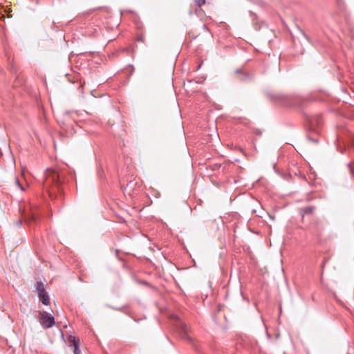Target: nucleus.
<instances>
[{
    "mask_svg": "<svg viewBox=\"0 0 354 354\" xmlns=\"http://www.w3.org/2000/svg\"><path fill=\"white\" fill-rule=\"evenodd\" d=\"M61 176L57 169H48L46 171V179L44 187L47 189L49 194H52L54 189H59L61 185Z\"/></svg>",
    "mask_w": 354,
    "mask_h": 354,
    "instance_id": "f257e3e1",
    "label": "nucleus"
},
{
    "mask_svg": "<svg viewBox=\"0 0 354 354\" xmlns=\"http://www.w3.org/2000/svg\"><path fill=\"white\" fill-rule=\"evenodd\" d=\"M324 225L323 223L318 220H314L310 227V234L315 237L319 244L322 245L328 241V238L324 236Z\"/></svg>",
    "mask_w": 354,
    "mask_h": 354,
    "instance_id": "f03ea898",
    "label": "nucleus"
},
{
    "mask_svg": "<svg viewBox=\"0 0 354 354\" xmlns=\"http://www.w3.org/2000/svg\"><path fill=\"white\" fill-rule=\"evenodd\" d=\"M272 99L283 106H292L295 104V97L292 95L284 94H275L272 96Z\"/></svg>",
    "mask_w": 354,
    "mask_h": 354,
    "instance_id": "7ed1b4c3",
    "label": "nucleus"
},
{
    "mask_svg": "<svg viewBox=\"0 0 354 354\" xmlns=\"http://www.w3.org/2000/svg\"><path fill=\"white\" fill-rule=\"evenodd\" d=\"M39 322L44 328H49L55 324L54 317L47 312L39 313Z\"/></svg>",
    "mask_w": 354,
    "mask_h": 354,
    "instance_id": "20e7f679",
    "label": "nucleus"
},
{
    "mask_svg": "<svg viewBox=\"0 0 354 354\" xmlns=\"http://www.w3.org/2000/svg\"><path fill=\"white\" fill-rule=\"evenodd\" d=\"M36 288L38 293V297L39 300L42 302L44 305H49L50 304V299L48 294L45 290L44 283L41 281L37 282Z\"/></svg>",
    "mask_w": 354,
    "mask_h": 354,
    "instance_id": "39448f33",
    "label": "nucleus"
},
{
    "mask_svg": "<svg viewBox=\"0 0 354 354\" xmlns=\"http://www.w3.org/2000/svg\"><path fill=\"white\" fill-rule=\"evenodd\" d=\"M68 346L73 349L74 354H80L79 349L80 339L74 335H70L67 339Z\"/></svg>",
    "mask_w": 354,
    "mask_h": 354,
    "instance_id": "423d86ee",
    "label": "nucleus"
},
{
    "mask_svg": "<svg viewBox=\"0 0 354 354\" xmlns=\"http://www.w3.org/2000/svg\"><path fill=\"white\" fill-rule=\"evenodd\" d=\"M316 209V207L314 205L307 206L299 209L300 215L304 217L305 215L313 214Z\"/></svg>",
    "mask_w": 354,
    "mask_h": 354,
    "instance_id": "0eeeda50",
    "label": "nucleus"
},
{
    "mask_svg": "<svg viewBox=\"0 0 354 354\" xmlns=\"http://www.w3.org/2000/svg\"><path fill=\"white\" fill-rule=\"evenodd\" d=\"M180 330L181 336L183 339H187L188 341H192V339L189 337L188 334V327L185 323L180 324Z\"/></svg>",
    "mask_w": 354,
    "mask_h": 354,
    "instance_id": "6e6552de",
    "label": "nucleus"
},
{
    "mask_svg": "<svg viewBox=\"0 0 354 354\" xmlns=\"http://www.w3.org/2000/svg\"><path fill=\"white\" fill-rule=\"evenodd\" d=\"M309 123L311 128H318L322 124V118L320 116H316L313 118H311L309 120Z\"/></svg>",
    "mask_w": 354,
    "mask_h": 354,
    "instance_id": "1a4fd4ad",
    "label": "nucleus"
},
{
    "mask_svg": "<svg viewBox=\"0 0 354 354\" xmlns=\"http://www.w3.org/2000/svg\"><path fill=\"white\" fill-rule=\"evenodd\" d=\"M25 221L28 223L30 222H36L37 221V216L35 214H32L29 218H25Z\"/></svg>",
    "mask_w": 354,
    "mask_h": 354,
    "instance_id": "9d476101",
    "label": "nucleus"
},
{
    "mask_svg": "<svg viewBox=\"0 0 354 354\" xmlns=\"http://www.w3.org/2000/svg\"><path fill=\"white\" fill-rule=\"evenodd\" d=\"M195 4L198 7H201L202 6L205 5L206 3L205 0H194Z\"/></svg>",
    "mask_w": 354,
    "mask_h": 354,
    "instance_id": "9b49d317",
    "label": "nucleus"
},
{
    "mask_svg": "<svg viewBox=\"0 0 354 354\" xmlns=\"http://www.w3.org/2000/svg\"><path fill=\"white\" fill-rule=\"evenodd\" d=\"M15 184L21 191H25L24 187L21 184L18 178L15 179Z\"/></svg>",
    "mask_w": 354,
    "mask_h": 354,
    "instance_id": "f8f14e48",
    "label": "nucleus"
},
{
    "mask_svg": "<svg viewBox=\"0 0 354 354\" xmlns=\"http://www.w3.org/2000/svg\"><path fill=\"white\" fill-rule=\"evenodd\" d=\"M308 139L312 141L313 142H315V143H317L318 142V138L316 137V138H311L310 136H308Z\"/></svg>",
    "mask_w": 354,
    "mask_h": 354,
    "instance_id": "ddd939ff",
    "label": "nucleus"
},
{
    "mask_svg": "<svg viewBox=\"0 0 354 354\" xmlns=\"http://www.w3.org/2000/svg\"><path fill=\"white\" fill-rule=\"evenodd\" d=\"M17 225L19 226H20L21 225V221L20 220H19L17 222Z\"/></svg>",
    "mask_w": 354,
    "mask_h": 354,
    "instance_id": "4468645a",
    "label": "nucleus"
}]
</instances>
